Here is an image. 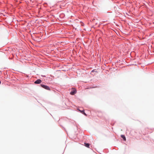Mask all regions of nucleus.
<instances>
[{
	"label": "nucleus",
	"instance_id": "obj_1",
	"mask_svg": "<svg viewBox=\"0 0 154 154\" xmlns=\"http://www.w3.org/2000/svg\"><path fill=\"white\" fill-rule=\"evenodd\" d=\"M41 86L43 88H44L45 89H47L48 90H50V88L49 87V86H47V85H43V84H41Z\"/></svg>",
	"mask_w": 154,
	"mask_h": 154
},
{
	"label": "nucleus",
	"instance_id": "obj_2",
	"mask_svg": "<svg viewBox=\"0 0 154 154\" xmlns=\"http://www.w3.org/2000/svg\"><path fill=\"white\" fill-rule=\"evenodd\" d=\"M76 92V91L75 89H73L72 90V91L70 92V94L71 95H73L75 94Z\"/></svg>",
	"mask_w": 154,
	"mask_h": 154
},
{
	"label": "nucleus",
	"instance_id": "obj_3",
	"mask_svg": "<svg viewBox=\"0 0 154 154\" xmlns=\"http://www.w3.org/2000/svg\"><path fill=\"white\" fill-rule=\"evenodd\" d=\"M42 82V81L40 79H38V80H37L35 82V84H40V83Z\"/></svg>",
	"mask_w": 154,
	"mask_h": 154
},
{
	"label": "nucleus",
	"instance_id": "obj_4",
	"mask_svg": "<svg viewBox=\"0 0 154 154\" xmlns=\"http://www.w3.org/2000/svg\"><path fill=\"white\" fill-rule=\"evenodd\" d=\"M121 137L125 141L126 140V138L124 135H121Z\"/></svg>",
	"mask_w": 154,
	"mask_h": 154
},
{
	"label": "nucleus",
	"instance_id": "obj_5",
	"mask_svg": "<svg viewBox=\"0 0 154 154\" xmlns=\"http://www.w3.org/2000/svg\"><path fill=\"white\" fill-rule=\"evenodd\" d=\"M85 146L87 147H89V145H90L88 143H85Z\"/></svg>",
	"mask_w": 154,
	"mask_h": 154
},
{
	"label": "nucleus",
	"instance_id": "obj_6",
	"mask_svg": "<svg viewBox=\"0 0 154 154\" xmlns=\"http://www.w3.org/2000/svg\"><path fill=\"white\" fill-rule=\"evenodd\" d=\"M81 112L83 114H84L86 116L87 115L84 112V110H82V111H81Z\"/></svg>",
	"mask_w": 154,
	"mask_h": 154
},
{
	"label": "nucleus",
	"instance_id": "obj_7",
	"mask_svg": "<svg viewBox=\"0 0 154 154\" xmlns=\"http://www.w3.org/2000/svg\"><path fill=\"white\" fill-rule=\"evenodd\" d=\"M79 110L81 112V111H81L79 109Z\"/></svg>",
	"mask_w": 154,
	"mask_h": 154
},
{
	"label": "nucleus",
	"instance_id": "obj_8",
	"mask_svg": "<svg viewBox=\"0 0 154 154\" xmlns=\"http://www.w3.org/2000/svg\"><path fill=\"white\" fill-rule=\"evenodd\" d=\"M1 81H0V84H1Z\"/></svg>",
	"mask_w": 154,
	"mask_h": 154
}]
</instances>
